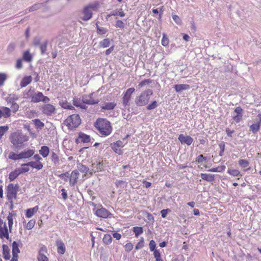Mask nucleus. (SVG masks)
I'll return each instance as SVG.
<instances>
[{
    "instance_id": "c03bdc74",
    "label": "nucleus",
    "mask_w": 261,
    "mask_h": 261,
    "mask_svg": "<svg viewBox=\"0 0 261 261\" xmlns=\"http://www.w3.org/2000/svg\"><path fill=\"white\" fill-rule=\"evenodd\" d=\"M228 173L233 176H241L240 172L237 169H228L227 171Z\"/></svg>"
},
{
    "instance_id": "ddd939ff",
    "label": "nucleus",
    "mask_w": 261,
    "mask_h": 261,
    "mask_svg": "<svg viewBox=\"0 0 261 261\" xmlns=\"http://www.w3.org/2000/svg\"><path fill=\"white\" fill-rule=\"evenodd\" d=\"M79 177V171L76 170H73L69 174V182L71 186H74L77 182Z\"/></svg>"
},
{
    "instance_id": "a18cd8bd",
    "label": "nucleus",
    "mask_w": 261,
    "mask_h": 261,
    "mask_svg": "<svg viewBox=\"0 0 261 261\" xmlns=\"http://www.w3.org/2000/svg\"><path fill=\"white\" fill-rule=\"evenodd\" d=\"M7 79V75L5 73H0V87L4 85Z\"/></svg>"
},
{
    "instance_id": "f704fd0d",
    "label": "nucleus",
    "mask_w": 261,
    "mask_h": 261,
    "mask_svg": "<svg viewBox=\"0 0 261 261\" xmlns=\"http://www.w3.org/2000/svg\"><path fill=\"white\" fill-rule=\"evenodd\" d=\"M50 159L55 165L59 164L60 159L58 154L54 151H51L50 153Z\"/></svg>"
},
{
    "instance_id": "6e6d98bb",
    "label": "nucleus",
    "mask_w": 261,
    "mask_h": 261,
    "mask_svg": "<svg viewBox=\"0 0 261 261\" xmlns=\"http://www.w3.org/2000/svg\"><path fill=\"white\" fill-rule=\"evenodd\" d=\"M149 247L150 250L151 251H153L155 250H156L155 249L156 243L154 240H152L150 241V242L149 243Z\"/></svg>"
},
{
    "instance_id": "7ed1b4c3",
    "label": "nucleus",
    "mask_w": 261,
    "mask_h": 261,
    "mask_svg": "<svg viewBox=\"0 0 261 261\" xmlns=\"http://www.w3.org/2000/svg\"><path fill=\"white\" fill-rule=\"evenodd\" d=\"M152 90L148 89L142 92L140 95L135 98V102L138 107L146 106L150 99V96L152 95Z\"/></svg>"
},
{
    "instance_id": "f03ea898",
    "label": "nucleus",
    "mask_w": 261,
    "mask_h": 261,
    "mask_svg": "<svg viewBox=\"0 0 261 261\" xmlns=\"http://www.w3.org/2000/svg\"><path fill=\"white\" fill-rule=\"evenodd\" d=\"M94 126L101 136L109 135L112 130L110 122L106 119L98 118L94 123Z\"/></svg>"
},
{
    "instance_id": "2f4dec72",
    "label": "nucleus",
    "mask_w": 261,
    "mask_h": 261,
    "mask_svg": "<svg viewBox=\"0 0 261 261\" xmlns=\"http://www.w3.org/2000/svg\"><path fill=\"white\" fill-rule=\"evenodd\" d=\"M20 174L18 169H16L14 171L11 172L9 174V179L10 181H12L15 179Z\"/></svg>"
},
{
    "instance_id": "864d4df0",
    "label": "nucleus",
    "mask_w": 261,
    "mask_h": 261,
    "mask_svg": "<svg viewBox=\"0 0 261 261\" xmlns=\"http://www.w3.org/2000/svg\"><path fill=\"white\" fill-rule=\"evenodd\" d=\"M206 159V157L204 156L202 154H200L196 158L195 162L198 163H201L204 161H205Z\"/></svg>"
},
{
    "instance_id": "5fc2aeb1",
    "label": "nucleus",
    "mask_w": 261,
    "mask_h": 261,
    "mask_svg": "<svg viewBox=\"0 0 261 261\" xmlns=\"http://www.w3.org/2000/svg\"><path fill=\"white\" fill-rule=\"evenodd\" d=\"M130 97L124 94L123 97V105L125 107L128 105Z\"/></svg>"
},
{
    "instance_id": "dca6fc26",
    "label": "nucleus",
    "mask_w": 261,
    "mask_h": 261,
    "mask_svg": "<svg viewBox=\"0 0 261 261\" xmlns=\"http://www.w3.org/2000/svg\"><path fill=\"white\" fill-rule=\"evenodd\" d=\"M22 166H30L33 168H35L37 170H40L43 167V165L40 162H34L31 161L27 163L23 164Z\"/></svg>"
},
{
    "instance_id": "f257e3e1",
    "label": "nucleus",
    "mask_w": 261,
    "mask_h": 261,
    "mask_svg": "<svg viewBox=\"0 0 261 261\" xmlns=\"http://www.w3.org/2000/svg\"><path fill=\"white\" fill-rule=\"evenodd\" d=\"M29 139V137L17 131L12 133L10 136V141L14 147L17 149H20L24 146V143Z\"/></svg>"
},
{
    "instance_id": "09e8293b",
    "label": "nucleus",
    "mask_w": 261,
    "mask_h": 261,
    "mask_svg": "<svg viewBox=\"0 0 261 261\" xmlns=\"http://www.w3.org/2000/svg\"><path fill=\"white\" fill-rule=\"evenodd\" d=\"M33 121L35 126L38 128H41L44 126V123L38 119H35Z\"/></svg>"
},
{
    "instance_id": "0e129e2a",
    "label": "nucleus",
    "mask_w": 261,
    "mask_h": 261,
    "mask_svg": "<svg viewBox=\"0 0 261 261\" xmlns=\"http://www.w3.org/2000/svg\"><path fill=\"white\" fill-rule=\"evenodd\" d=\"M125 249L126 251L129 252L133 248V245L131 243H128L125 244L124 246Z\"/></svg>"
},
{
    "instance_id": "0eeeda50",
    "label": "nucleus",
    "mask_w": 261,
    "mask_h": 261,
    "mask_svg": "<svg viewBox=\"0 0 261 261\" xmlns=\"http://www.w3.org/2000/svg\"><path fill=\"white\" fill-rule=\"evenodd\" d=\"M49 100L50 99L47 96H44L41 92H35L32 99H31V101L33 103H37L41 101L47 103Z\"/></svg>"
},
{
    "instance_id": "774afa93",
    "label": "nucleus",
    "mask_w": 261,
    "mask_h": 261,
    "mask_svg": "<svg viewBox=\"0 0 261 261\" xmlns=\"http://www.w3.org/2000/svg\"><path fill=\"white\" fill-rule=\"evenodd\" d=\"M15 67L17 69H21L22 67V59H20L17 60Z\"/></svg>"
},
{
    "instance_id": "bb28decb",
    "label": "nucleus",
    "mask_w": 261,
    "mask_h": 261,
    "mask_svg": "<svg viewBox=\"0 0 261 261\" xmlns=\"http://www.w3.org/2000/svg\"><path fill=\"white\" fill-rule=\"evenodd\" d=\"M38 206H35L33 208L28 209L25 213L26 217L29 218H31L33 215L38 211Z\"/></svg>"
},
{
    "instance_id": "cd10ccee",
    "label": "nucleus",
    "mask_w": 261,
    "mask_h": 261,
    "mask_svg": "<svg viewBox=\"0 0 261 261\" xmlns=\"http://www.w3.org/2000/svg\"><path fill=\"white\" fill-rule=\"evenodd\" d=\"M44 6H45L44 3H41L35 4L34 5H32L30 8H28L26 10V11H27L28 12L34 11L37 10L38 9H41V8H42L43 7H44Z\"/></svg>"
},
{
    "instance_id": "f3484780",
    "label": "nucleus",
    "mask_w": 261,
    "mask_h": 261,
    "mask_svg": "<svg viewBox=\"0 0 261 261\" xmlns=\"http://www.w3.org/2000/svg\"><path fill=\"white\" fill-rule=\"evenodd\" d=\"M35 151L33 149H29L27 151H21L20 153L21 159H28L31 157L34 154Z\"/></svg>"
},
{
    "instance_id": "c756f323",
    "label": "nucleus",
    "mask_w": 261,
    "mask_h": 261,
    "mask_svg": "<svg viewBox=\"0 0 261 261\" xmlns=\"http://www.w3.org/2000/svg\"><path fill=\"white\" fill-rule=\"evenodd\" d=\"M239 165L242 168H244V171H247L249 169V162L246 160L241 159L239 161Z\"/></svg>"
},
{
    "instance_id": "e433bc0d",
    "label": "nucleus",
    "mask_w": 261,
    "mask_h": 261,
    "mask_svg": "<svg viewBox=\"0 0 261 261\" xmlns=\"http://www.w3.org/2000/svg\"><path fill=\"white\" fill-rule=\"evenodd\" d=\"M116 106V103H115V102H108L105 103L101 107V108L103 110H111L114 109Z\"/></svg>"
},
{
    "instance_id": "6ab92c4d",
    "label": "nucleus",
    "mask_w": 261,
    "mask_h": 261,
    "mask_svg": "<svg viewBox=\"0 0 261 261\" xmlns=\"http://www.w3.org/2000/svg\"><path fill=\"white\" fill-rule=\"evenodd\" d=\"M35 92V89L31 87L29 89L25 90L23 93V97L25 99H32Z\"/></svg>"
},
{
    "instance_id": "69168bd1",
    "label": "nucleus",
    "mask_w": 261,
    "mask_h": 261,
    "mask_svg": "<svg viewBox=\"0 0 261 261\" xmlns=\"http://www.w3.org/2000/svg\"><path fill=\"white\" fill-rule=\"evenodd\" d=\"M15 48V44L13 43H10L8 47H7V50L9 53L12 52Z\"/></svg>"
},
{
    "instance_id": "4d7b16f0",
    "label": "nucleus",
    "mask_w": 261,
    "mask_h": 261,
    "mask_svg": "<svg viewBox=\"0 0 261 261\" xmlns=\"http://www.w3.org/2000/svg\"><path fill=\"white\" fill-rule=\"evenodd\" d=\"M35 220H31L28 222V223L27 224V228L29 230L33 228L35 225Z\"/></svg>"
},
{
    "instance_id": "603ef678",
    "label": "nucleus",
    "mask_w": 261,
    "mask_h": 261,
    "mask_svg": "<svg viewBox=\"0 0 261 261\" xmlns=\"http://www.w3.org/2000/svg\"><path fill=\"white\" fill-rule=\"evenodd\" d=\"M151 82V81L149 79L145 80L139 83V84L138 86V88H141L146 85H148V84H150Z\"/></svg>"
},
{
    "instance_id": "f8f14e48",
    "label": "nucleus",
    "mask_w": 261,
    "mask_h": 261,
    "mask_svg": "<svg viewBox=\"0 0 261 261\" xmlns=\"http://www.w3.org/2000/svg\"><path fill=\"white\" fill-rule=\"evenodd\" d=\"M46 253V247L44 246L41 247L39 251L38 255L37 257L38 261H49L48 258L45 255Z\"/></svg>"
},
{
    "instance_id": "72a5a7b5",
    "label": "nucleus",
    "mask_w": 261,
    "mask_h": 261,
    "mask_svg": "<svg viewBox=\"0 0 261 261\" xmlns=\"http://www.w3.org/2000/svg\"><path fill=\"white\" fill-rule=\"evenodd\" d=\"M260 126V122H257L250 125V130L252 131L253 134H255L259 130Z\"/></svg>"
},
{
    "instance_id": "58836bf2",
    "label": "nucleus",
    "mask_w": 261,
    "mask_h": 261,
    "mask_svg": "<svg viewBox=\"0 0 261 261\" xmlns=\"http://www.w3.org/2000/svg\"><path fill=\"white\" fill-rule=\"evenodd\" d=\"M8 158H9V159H11V160H14V161L21 160L20 156V153L17 154V153H14L13 152H11L9 153Z\"/></svg>"
},
{
    "instance_id": "20e7f679",
    "label": "nucleus",
    "mask_w": 261,
    "mask_h": 261,
    "mask_svg": "<svg viewBox=\"0 0 261 261\" xmlns=\"http://www.w3.org/2000/svg\"><path fill=\"white\" fill-rule=\"evenodd\" d=\"M81 123V119L78 114H73L68 116L64 121V124L70 129H73L77 127Z\"/></svg>"
},
{
    "instance_id": "2eb2a0df",
    "label": "nucleus",
    "mask_w": 261,
    "mask_h": 261,
    "mask_svg": "<svg viewBox=\"0 0 261 261\" xmlns=\"http://www.w3.org/2000/svg\"><path fill=\"white\" fill-rule=\"evenodd\" d=\"M56 245L58 253L61 255L64 254L66 251V247L63 242L61 240H58L56 241Z\"/></svg>"
},
{
    "instance_id": "39448f33",
    "label": "nucleus",
    "mask_w": 261,
    "mask_h": 261,
    "mask_svg": "<svg viewBox=\"0 0 261 261\" xmlns=\"http://www.w3.org/2000/svg\"><path fill=\"white\" fill-rule=\"evenodd\" d=\"M18 188L17 184L14 186L13 184H10L7 186V197L10 203L13 202V198H16Z\"/></svg>"
},
{
    "instance_id": "4468645a",
    "label": "nucleus",
    "mask_w": 261,
    "mask_h": 261,
    "mask_svg": "<svg viewBox=\"0 0 261 261\" xmlns=\"http://www.w3.org/2000/svg\"><path fill=\"white\" fill-rule=\"evenodd\" d=\"M178 140L181 144H186L190 145L193 142V139L190 136H185L183 134L179 135Z\"/></svg>"
},
{
    "instance_id": "c9c22d12",
    "label": "nucleus",
    "mask_w": 261,
    "mask_h": 261,
    "mask_svg": "<svg viewBox=\"0 0 261 261\" xmlns=\"http://www.w3.org/2000/svg\"><path fill=\"white\" fill-rule=\"evenodd\" d=\"M23 60L27 62H30L33 60V56L29 50H25L23 54Z\"/></svg>"
},
{
    "instance_id": "338daca9",
    "label": "nucleus",
    "mask_w": 261,
    "mask_h": 261,
    "mask_svg": "<svg viewBox=\"0 0 261 261\" xmlns=\"http://www.w3.org/2000/svg\"><path fill=\"white\" fill-rule=\"evenodd\" d=\"M234 111L237 115H243V110L240 107H236Z\"/></svg>"
},
{
    "instance_id": "7c9ffc66",
    "label": "nucleus",
    "mask_w": 261,
    "mask_h": 261,
    "mask_svg": "<svg viewBox=\"0 0 261 261\" xmlns=\"http://www.w3.org/2000/svg\"><path fill=\"white\" fill-rule=\"evenodd\" d=\"M20 252L18 248V244L16 241H14L12 243V254L13 257L16 256L18 257V253Z\"/></svg>"
},
{
    "instance_id": "8fccbe9b",
    "label": "nucleus",
    "mask_w": 261,
    "mask_h": 261,
    "mask_svg": "<svg viewBox=\"0 0 261 261\" xmlns=\"http://www.w3.org/2000/svg\"><path fill=\"white\" fill-rule=\"evenodd\" d=\"M60 178L65 181H69V173L68 172H66L65 173L61 174L59 175Z\"/></svg>"
},
{
    "instance_id": "c85d7f7f",
    "label": "nucleus",
    "mask_w": 261,
    "mask_h": 261,
    "mask_svg": "<svg viewBox=\"0 0 261 261\" xmlns=\"http://www.w3.org/2000/svg\"><path fill=\"white\" fill-rule=\"evenodd\" d=\"M2 117L8 118L11 115V110L9 108L2 107L0 108Z\"/></svg>"
},
{
    "instance_id": "5701e85b",
    "label": "nucleus",
    "mask_w": 261,
    "mask_h": 261,
    "mask_svg": "<svg viewBox=\"0 0 261 261\" xmlns=\"http://www.w3.org/2000/svg\"><path fill=\"white\" fill-rule=\"evenodd\" d=\"M79 140L80 141L83 143H88L90 142L91 138L89 135L83 133H80L79 135Z\"/></svg>"
},
{
    "instance_id": "e2e57ef3",
    "label": "nucleus",
    "mask_w": 261,
    "mask_h": 261,
    "mask_svg": "<svg viewBox=\"0 0 261 261\" xmlns=\"http://www.w3.org/2000/svg\"><path fill=\"white\" fill-rule=\"evenodd\" d=\"M243 115H237L233 116L232 119L237 123H239L242 119Z\"/></svg>"
},
{
    "instance_id": "bf43d9fd",
    "label": "nucleus",
    "mask_w": 261,
    "mask_h": 261,
    "mask_svg": "<svg viewBox=\"0 0 261 261\" xmlns=\"http://www.w3.org/2000/svg\"><path fill=\"white\" fill-rule=\"evenodd\" d=\"M172 18L177 24L180 25L181 24V20L178 15H173Z\"/></svg>"
},
{
    "instance_id": "473e14b6",
    "label": "nucleus",
    "mask_w": 261,
    "mask_h": 261,
    "mask_svg": "<svg viewBox=\"0 0 261 261\" xmlns=\"http://www.w3.org/2000/svg\"><path fill=\"white\" fill-rule=\"evenodd\" d=\"M48 44V41L47 40L43 42L40 45V49L41 51V54L42 55H44L45 54L48 55V53H47V46Z\"/></svg>"
},
{
    "instance_id": "4be33fe9",
    "label": "nucleus",
    "mask_w": 261,
    "mask_h": 261,
    "mask_svg": "<svg viewBox=\"0 0 261 261\" xmlns=\"http://www.w3.org/2000/svg\"><path fill=\"white\" fill-rule=\"evenodd\" d=\"M59 105L62 108H63L64 109H69V110L74 109V107L73 106H72L70 104V103H69L66 100V99H62L61 100H60L59 101Z\"/></svg>"
},
{
    "instance_id": "9b49d317",
    "label": "nucleus",
    "mask_w": 261,
    "mask_h": 261,
    "mask_svg": "<svg viewBox=\"0 0 261 261\" xmlns=\"http://www.w3.org/2000/svg\"><path fill=\"white\" fill-rule=\"evenodd\" d=\"M94 214L97 217L103 218H108L111 215V213L103 207L96 210Z\"/></svg>"
},
{
    "instance_id": "ea45409f",
    "label": "nucleus",
    "mask_w": 261,
    "mask_h": 261,
    "mask_svg": "<svg viewBox=\"0 0 261 261\" xmlns=\"http://www.w3.org/2000/svg\"><path fill=\"white\" fill-rule=\"evenodd\" d=\"M112 238L109 234H106L103 238V242L105 244L109 245L112 243Z\"/></svg>"
},
{
    "instance_id": "3c124183",
    "label": "nucleus",
    "mask_w": 261,
    "mask_h": 261,
    "mask_svg": "<svg viewBox=\"0 0 261 261\" xmlns=\"http://www.w3.org/2000/svg\"><path fill=\"white\" fill-rule=\"evenodd\" d=\"M158 107V103L156 101H153L151 103L147 106V109L148 110H153Z\"/></svg>"
},
{
    "instance_id": "a19ab883",
    "label": "nucleus",
    "mask_w": 261,
    "mask_h": 261,
    "mask_svg": "<svg viewBox=\"0 0 261 261\" xmlns=\"http://www.w3.org/2000/svg\"><path fill=\"white\" fill-rule=\"evenodd\" d=\"M133 231L136 237L142 234L143 232L142 227L136 226L133 227Z\"/></svg>"
},
{
    "instance_id": "aec40b11",
    "label": "nucleus",
    "mask_w": 261,
    "mask_h": 261,
    "mask_svg": "<svg viewBox=\"0 0 261 261\" xmlns=\"http://www.w3.org/2000/svg\"><path fill=\"white\" fill-rule=\"evenodd\" d=\"M32 77L31 75L24 76L21 80L20 86L21 88H23L31 83Z\"/></svg>"
},
{
    "instance_id": "052dcab7",
    "label": "nucleus",
    "mask_w": 261,
    "mask_h": 261,
    "mask_svg": "<svg viewBox=\"0 0 261 261\" xmlns=\"http://www.w3.org/2000/svg\"><path fill=\"white\" fill-rule=\"evenodd\" d=\"M219 147L220 148V151L219 152V155L222 156L223 155V153L225 150V143L224 142H222L219 145Z\"/></svg>"
},
{
    "instance_id": "680f3d73",
    "label": "nucleus",
    "mask_w": 261,
    "mask_h": 261,
    "mask_svg": "<svg viewBox=\"0 0 261 261\" xmlns=\"http://www.w3.org/2000/svg\"><path fill=\"white\" fill-rule=\"evenodd\" d=\"M170 212H171V210L169 208L162 210L161 211L162 217L163 218H166L168 213Z\"/></svg>"
},
{
    "instance_id": "13d9d810",
    "label": "nucleus",
    "mask_w": 261,
    "mask_h": 261,
    "mask_svg": "<svg viewBox=\"0 0 261 261\" xmlns=\"http://www.w3.org/2000/svg\"><path fill=\"white\" fill-rule=\"evenodd\" d=\"M124 23L121 20H118L116 22L115 27L120 29H123L124 28Z\"/></svg>"
},
{
    "instance_id": "a211bd4d",
    "label": "nucleus",
    "mask_w": 261,
    "mask_h": 261,
    "mask_svg": "<svg viewBox=\"0 0 261 261\" xmlns=\"http://www.w3.org/2000/svg\"><path fill=\"white\" fill-rule=\"evenodd\" d=\"M0 238L9 239L8 230L6 223H4L3 227L0 228Z\"/></svg>"
},
{
    "instance_id": "6e6552de",
    "label": "nucleus",
    "mask_w": 261,
    "mask_h": 261,
    "mask_svg": "<svg viewBox=\"0 0 261 261\" xmlns=\"http://www.w3.org/2000/svg\"><path fill=\"white\" fill-rule=\"evenodd\" d=\"M56 110L55 107L49 103L44 104L41 108L42 112L47 116H51L56 113Z\"/></svg>"
},
{
    "instance_id": "412c9836",
    "label": "nucleus",
    "mask_w": 261,
    "mask_h": 261,
    "mask_svg": "<svg viewBox=\"0 0 261 261\" xmlns=\"http://www.w3.org/2000/svg\"><path fill=\"white\" fill-rule=\"evenodd\" d=\"M174 88L176 92H180L183 90L189 89L190 86L188 84H177L175 85Z\"/></svg>"
},
{
    "instance_id": "393cba45",
    "label": "nucleus",
    "mask_w": 261,
    "mask_h": 261,
    "mask_svg": "<svg viewBox=\"0 0 261 261\" xmlns=\"http://www.w3.org/2000/svg\"><path fill=\"white\" fill-rule=\"evenodd\" d=\"M200 176L203 180L208 182L213 181L215 179V175L212 174L201 173Z\"/></svg>"
},
{
    "instance_id": "b1692460",
    "label": "nucleus",
    "mask_w": 261,
    "mask_h": 261,
    "mask_svg": "<svg viewBox=\"0 0 261 261\" xmlns=\"http://www.w3.org/2000/svg\"><path fill=\"white\" fill-rule=\"evenodd\" d=\"M49 148L47 146H42L39 150V153L44 158H46L49 153Z\"/></svg>"
},
{
    "instance_id": "a878e982",
    "label": "nucleus",
    "mask_w": 261,
    "mask_h": 261,
    "mask_svg": "<svg viewBox=\"0 0 261 261\" xmlns=\"http://www.w3.org/2000/svg\"><path fill=\"white\" fill-rule=\"evenodd\" d=\"M3 255L5 259H9L10 258V249L7 245H3Z\"/></svg>"
},
{
    "instance_id": "37998d69",
    "label": "nucleus",
    "mask_w": 261,
    "mask_h": 261,
    "mask_svg": "<svg viewBox=\"0 0 261 261\" xmlns=\"http://www.w3.org/2000/svg\"><path fill=\"white\" fill-rule=\"evenodd\" d=\"M78 169L82 173H87L89 170V169L88 167H87L86 166L82 164H79L77 165Z\"/></svg>"
},
{
    "instance_id": "423d86ee",
    "label": "nucleus",
    "mask_w": 261,
    "mask_h": 261,
    "mask_svg": "<svg viewBox=\"0 0 261 261\" xmlns=\"http://www.w3.org/2000/svg\"><path fill=\"white\" fill-rule=\"evenodd\" d=\"M97 6V5L96 4H93L89 5L84 8L83 11L84 16L82 18L84 21H87L92 17V10L96 9Z\"/></svg>"
},
{
    "instance_id": "de8ad7c7",
    "label": "nucleus",
    "mask_w": 261,
    "mask_h": 261,
    "mask_svg": "<svg viewBox=\"0 0 261 261\" xmlns=\"http://www.w3.org/2000/svg\"><path fill=\"white\" fill-rule=\"evenodd\" d=\"M125 14L124 13V12L122 11V10H121L120 11H113V12H112L109 15V16H117V15H119L121 17H124L125 16Z\"/></svg>"
},
{
    "instance_id": "1a4fd4ad",
    "label": "nucleus",
    "mask_w": 261,
    "mask_h": 261,
    "mask_svg": "<svg viewBox=\"0 0 261 261\" xmlns=\"http://www.w3.org/2000/svg\"><path fill=\"white\" fill-rule=\"evenodd\" d=\"M93 96V93H91L89 95H84L82 97L83 102L89 105H94L98 103L99 100L94 98Z\"/></svg>"
},
{
    "instance_id": "49530a36",
    "label": "nucleus",
    "mask_w": 261,
    "mask_h": 261,
    "mask_svg": "<svg viewBox=\"0 0 261 261\" xmlns=\"http://www.w3.org/2000/svg\"><path fill=\"white\" fill-rule=\"evenodd\" d=\"M161 43L164 46H167L169 44V39L165 34H163Z\"/></svg>"
},
{
    "instance_id": "4c0bfd02",
    "label": "nucleus",
    "mask_w": 261,
    "mask_h": 261,
    "mask_svg": "<svg viewBox=\"0 0 261 261\" xmlns=\"http://www.w3.org/2000/svg\"><path fill=\"white\" fill-rule=\"evenodd\" d=\"M110 40L108 38L104 39L99 42V46L103 48H106L110 46Z\"/></svg>"
},
{
    "instance_id": "9d476101",
    "label": "nucleus",
    "mask_w": 261,
    "mask_h": 261,
    "mask_svg": "<svg viewBox=\"0 0 261 261\" xmlns=\"http://www.w3.org/2000/svg\"><path fill=\"white\" fill-rule=\"evenodd\" d=\"M123 146V143L120 140H118L116 142L111 144V147L113 150V151L119 155H121L123 153L121 148H122Z\"/></svg>"
},
{
    "instance_id": "79ce46f5",
    "label": "nucleus",
    "mask_w": 261,
    "mask_h": 261,
    "mask_svg": "<svg viewBox=\"0 0 261 261\" xmlns=\"http://www.w3.org/2000/svg\"><path fill=\"white\" fill-rule=\"evenodd\" d=\"M7 220L8 221V226L9 228V230L10 232H11L12 226L13 224V216L11 213H9L8 217H7Z\"/></svg>"
}]
</instances>
